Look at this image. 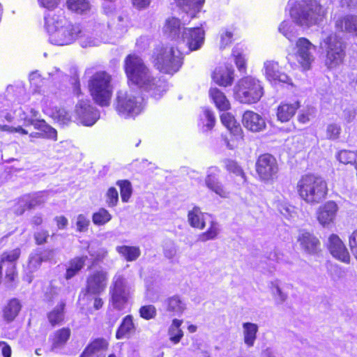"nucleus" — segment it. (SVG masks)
<instances>
[{"mask_svg":"<svg viewBox=\"0 0 357 357\" xmlns=\"http://www.w3.org/2000/svg\"><path fill=\"white\" fill-rule=\"evenodd\" d=\"M124 68L128 83L137 86L142 91L155 99L160 98L167 89V82L155 77L143 59L135 55H128Z\"/></svg>","mask_w":357,"mask_h":357,"instance_id":"obj_1","label":"nucleus"},{"mask_svg":"<svg viewBox=\"0 0 357 357\" xmlns=\"http://www.w3.org/2000/svg\"><path fill=\"white\" fill-rule=\"evenodd\" d=\"M45 26L49 41L55 45L72 44L81 33L80 26L68 22L63 15L48 13L45 17Z\"/></svg>","mask_w":357,"mask_h":357,"instance_id":"obj_2","label":"nucleus"},{"mask_svg":"<svg viewBox=\"0 0 357 357\" xmlns=\"http://www.w3.org/2000/svg\"><path fill=\"white\" fill-rule=\"evenodd\" d=\"M289 14L295 24L309 28L322 20L326 10L317 0H298L291 6Z\"/></svg>","mask_w":357,"mask_h":357,"instance_id":"obj_3","label":"nucleus"},{"mask_svg":"<svg viewBox=\"0 0 357 357\" xmlns=\"http://www.w3.org/2000/svg\"><path fill=\"white\" fill-rule=\"evenodd\" d=\"M296 188L301 198L311 205L322 202L328 192L326 181L322 177L314 174L303 176L298 181Z\"/></svg>","mask_w":357,"mask_h":357,"instance_id":"obj_4","label":"nucleus"},{"mask_svg":"<svg viewBox=\"0 0 357 357\" xmlns=\"http://www.w3.org/2000/svg\"><path fill=\"white\" fill-rule=\"evenodd\" d=\"M154 66L161 73L174 75L183 65V54L181 51L172 46L155 48L153 56Z\"/></svg>","mask_w":357,"mask_h":357,"instance_id":"obj_5","label":"nucleus"},{"mask_svg":"<svg viewBox=\"0 0 357 357\" xmlns=\"http://www.w3.org/2000/svg\"><path fill=\"white\" fill-rule=\"evenodd\" d=\"M115 108L119 114L124 118L135 117L142 112L144 100L137 92L121 90L117 92Z\"/></svg>","mask_w":357,"mask_h":357,"instance_id":"obj_6","label":"nucleus"},{"mask_svg":"<svg viewBox=\"0 0 357 357\" xmlns=\"http://www.w3.org/2000/svg\"><path fill=\"white\" fill-rule=\"evenodd\" d=\"M234 95L236 100L243 104H255L260 100L264 95V87L257 79L252 77L241 78L234 88Z\"/></svg>","mask_w":357,"mask_h":357,"instance_id":"obj_7","label":"nucleus"},{"mask_svg":"<svg viewBox=\"0 0 357 357\" xmlns=\"http://www.w3.org/2000/svg\"><path fill=\"white\" fill-rule=\"evenodd\" d=\"M111 76L105 71L95 73L89 82V88L93 100L101 106L109 103L112 93Z\"/></svg>","mask_w":357,"mask_h":357,"instance_id":"obj_8","label":"nucleus"},{"mask_svg":"<svg viewBox=\"0 0 357 357\" xmlns=\"http://www.w3.org/2000/svg\"><path fill=\"white\" fill-rule=\"evenodd\" d=\"M321 48L326 52L325 65L329 69L339 66L345 56V44L335 34H330L321 43Z\"/></svg>","mask_w":357,"mask_h":357,"instance_id":"obj_9","label":"nucleus"},{"mask_svg":"<svg viewBox=\"0 0 357 357\" xmlns=\"http://www.w3.org/2000/svg\"><path fill=\"white\" fill-rule=\"evenodd\" d=\"M132 292V286L122 275L116 273L109 289L110 302L114 308L122 310L125 308Z\"/></svg>","mask_w":357,"mask_h":357,"instance_id":"obj_10","label":"nucleus"},{"mask_svg":"<svg viewBox=\"0 0 357 357\" xmlns=\"http://www.w3.org/2000/svg\"><path fill=\"white\" fill-rule=\"evenodd\" d=\"M295 49L296 60L304 70H309L315 59L316 46L308 39L300 38L296 42Z\"/></svg>","mask_w":357,"mask_h":357,"instance_id":"obj_11","label":"nucleus"},{"mask_svg":"<svg viewBox=\"0 0 357 357\" xmlns=\"http://www.w3.org/2000/svg\"><path fill=\"white\" fill-rule=\"evenodd\" d=\"M75 117L77 123L85 126H93L100 118L98 111L89 100H79L75 105Z\"/></svg>","mask_w":357,"mask_h":357,"instance_id":"obj_12","label":"nucleus"},{"mask_svg":"<svg viewBox=\"0 0 357 357\" xmlns=\"http://www.w3.org/2000/svg\"><path fill=\"white\" fill-rule=\"evenodd\" d=\"M205 40V31L201 27L183 29L179 42L188 48L189 52L199 50Z\"/></svg>","mask_w":357,"mask_h":357,"instance_id":"obj_13","label":"nucleus"},{"mask_svg":"<svg viewBox=\"0 0 357 357\" xmlns=\"http://www.w3.org/2000/svg\"><path fill=\"white\" fill-rule=\"evenodd\" d=\"M256 169L259 177L264 181L273 179L278 171L275 158L268 153L259 157L256 163Z\"/></svg>","mask_w":357,"mask_h":357,"instance_id":"obj_14","label":"nucleus"},{"mask_svg":"<svg viewBox=\"0 0 357 357\" xmlns=\"http://www.w3.org/2000/svg\"><path fill=\"white\" fill-rule=\"evenodd\" d=\"M20 255V250L14 249L9 252H3L1 256L0 260V283L1 282L2 272L3 268H6L5 280L6 282H12L15 278V261Z\"/></svg>","mask_w":357,"mask_h":357,"instance_id":"obj_15","label":"nucleus"},{"mask_svg":"<svg viewBox=\"0 0 357 357\" xmlns=\"http://www.w3.org/2000/svg\"><path fill=\"white\" fill-rule=\"evenodd\" d=\"M108 273L104 270H98L91 273L86 279V294L99 295L107 287Z\"/></svg>","mask_w":357,"mask_h":357,"instance_id":"obj_16","label":"nucleus"},{"mask_svg":"<svg viewBox=\"0 0 357 357\" xmlns=\"http://www.w3.org/2000/svg\"><path fill=\"white\" fill-rule=\"evenodd\" d=\"M298 242L301 249L309 255H317L321 250V243L318 238L305 230L300 231Z\"/></svg>","mask_w":357,"mask_h":357,"instance_id":"obj_17","label":"nucleus"},{"mask_svg":"<svg viewBox=\"0 0 357 357\" xmlns=\"http://www.w3.org/2000/svg\"><path fill=\"white\" fill-rule=\"evenodd\" d=\"M328 249L335 258L344 263L349 262L350 256L349 252L337 235L333 234L329 237Z\"/></svg>","mask_w":357,"mask_h":357,"instance_id":"obj_18","label":"nucleus"},{"mask_svg":"<svg viewBox=\"0 0 357 357\" xmlns=\"http://www.w3.org/2000/svg\"><path fill=\"white\" fill-rule=\"evenodd\" d=\"M265 75L267 79L274 84L278 82L289 84L290 78L284 73L280 70L277 62L267 61L264 63Z\"/></svg>","mask_w":357,"mask_h":357,"instance_id":"obj_19","label":"nucleus"},{"mask_svg":"<svg viewBox=\"0 0 357 357\" xmlns=\"http://www.w3.org/2000/svg\"><path fill=\"white\" fill-rule=\"evenodd\" d=\"M220 170L216 167H211L207 171V175L205 178V183L207 188L213 191L222 197H226L227 191L218 180Z\"/></svg>","mask_w":357,"mask_h":357,"instance_id":"obj_20","label":"nucleus"},{"mask_svg":"<svg viewBox=\"0 0 357 357\" xmlns=\"http://www.w3.org/2000/svg\"><path fill=\"white\" fill-rule=\"evenodd\" d=\"M242 123L245 128L252 132H260L266 128V122L262 116L252 111L244 112Z\"/></svg>","mask_w":357,"mask_h":357,"instance_id":"obj_21","label":"nucleus"},{"mask_svg":"<svg viewBox=\"0 0 357 357\" xmlns=\"http://www.w3.org/2000/svg\"><path fill=\"white\" fill-rule=\"evenodd\" d=\"M338 210L335 202L329 201L321 206L317 212V219L321 225L326 226L331 223Z\"/></svg>","mask_w":357,"mask_h":357,"instance_id":"obj_22","label":"nucleus"},{"mask_svg":"<svg viewBox=\"0 0 357 357\" xmlns=\"http://www.w3.org/2000/svg\"><path fill=\"white\" fill-rule=\"evenodd\" d=\"M234 70L231 66H222L215 68L213 73V79L220 86L231 85L234 80Z\"/></svg>","mask_w":357,"mask_h":357,"instance_id":"obj_23","label":"nucleus"},{"mask_svg":"<svg viewBox=\"0 0 357 357\" xmlns=\"http://www.w3.org/2000/svg\"><path fill=\"white\" fill-rule=\"evenodd\" d=\"M301 107L299 101L293 102H281L277 109L278 120L284 123L289 121L296 114L297 109Z\"/></svg>","mask_w":357,"mask_h":357,"instance_id":"obj_24","label":"nucleus"},{"mask_svg":"<svg viewBox=\"0 0 357 357\" xmlns=\"http://www.w3.org/2000/svg\"><path fill=\"white\" fill-rule=\"evenodd\" d=\"M183 29L186 28L181 24L179 19L170 17L166 20L164 33L167 37L179 42Z\"/></svg>","mask_w":357,"mask_h":357,"instance_id":"obj_25","label":"nucleus"},{"mask_svg":"<svg viewBox=\"0 0 357 357\" xmlns=\"http://www.w3.org/2000/svg\"><path fill=\"white\" fill-rule=\"evenodd\" d=\"M209 216V214L203 213L199 207L195 206L188 211V221L192 227L203 229L206 227V217Z\"/></svg>","mask_w":357,"mask_h":357,"instance_id":"obj_26","label":"nucleus"},{"mask_svg":"<svg viewBox=\"0 0 357 357\" xmlns=\"http://www.w3.org/2000/svg\"><path fill=\"white\" fill-rule=\"evenodd\" d=\"M135 330L136 326L134 324L133 317L128 314L121 321V323L116 333V338L117 340L129 338L131 335L135 333Z\"/></svg>","mask_w":357,"mask_h":357,"instance_id":"obj_27","label":"nucleus"},{"mask_svg":"<svg viewBox=\"0 0 357 357\" xmlns=\"http://www.w3.org/2000/svg\"><path fill=\"white\" fill-rule=\"evenodd\" d=\"M24 122L26 126H33L35 129L40 130L44 133L45 137L56 139V130L47 125L44 120L26 117Z\"/></svg>","mask_w":357,"mask_h":357,"instance_id":"obj_28","label":"nucleus"},{"mask_svg":"<svg viewBox=\"0 0 357 357\" xmlns=\"http://www.w3.org/2000/svg\"><path fill=\"white\" fill-rule=\"evenodd\" d=\"M163 305L166 310L174 316H180L186 309L185 303L178 296L167 298Z\"/></svg>","mask_w":357,"mask_h":357,"instance_id":"obj_29","label":"nucleus"},{"mask_svg":"<svg viewBox=\"0 0 357 357\" xmlns=\"http://www.w3.org/2000/svg\"><path fill=\"white\" fill-rule=\"evenodd\" d=\"M22 305L17 298L10 299L3 308V318L7 323L15 320L21 310Z\"/></svg>","mask_w":357,"mask_h":357,"instance_id":"obj_30","label":"nucleus"},{"mask_svg":"<svg viewBox=\"0 0 357 357\" xmlns=\"http://www.w3.org/2000/svg\"><path fill=\"white\" fill-rule=\"evenodd\" d=\"M243 341L248 347H252L257 340L259 326L252 322H244L242 324Z\"/></svg>","mask_w":357,"mask_h":357,"instance_id":"obj_31","label":"nucleus"},{"mask_svg":"<svg viewBox=\"0 0 357 357\" xmlns=\"http://www.w3.org/2000/svg\"><path fill=\"white\" fill-rule=\"evenodd\" d=\"M108 26L116 37H121L128 31L129 26L128 18L126 16L119 15L108 23Z\"/></svg>","mask_w":357,"mask_h":357,"instance_id":"obj_32","label":"nucleus"},{"mask_svg":"<svg viewBox=\"0 0 357 357\" xmlns=\"http://www.w3.org/2000/svg\"><path fill=\"white\" fill-rule=\"evenodd\" d=\"M335 26L341 31L357 33V16L347 15L340 18L335 22Z\"/></svg>","mask_w":357,"mask_h":357,"instance_id":"obj_33","label":"nucleus"},{"mask_svg":"<svg viewBox=\"0 0 357 357\" xmlns=\"http://www.w3.org/2000/svg\"><path fill=\"white\" fill-rule=\"evenodd\" d=\"M107 342L103 338H98L92 342L82 352L79 357H98L97 352L107 347Z\"/></svg>","mask_w":357,"mask_h":357,"instance_id":"obj_34","label":"nucleus"},{"mask_svg":"<svg viewBox=\"0 0 357 357\" xmlns=\"http://www.w3.org/2000/svg\"><path fill=\"white\" fill-rule=\"evenodd\" d=\"M116 251L127 261H134L141 255V250L137 246L119 245L116 247Z\"/></svg>","mask_w":357,"mask_h":357,"instance_id":"obj_35","label":"nucleus"},{"mask_svg":"<svg viewBox=\"0 0 357 357\" xmlns=\"http://www.w3.org/2000/svg\"><path fill=\"white\" fill-rule=\"evenodd\" d=\"M66 302L61 301L59 303L47 314V319L52 326L61 324L64 319Z\"/></svg>","mask_w":357,"mask_h":357,"instance_id":"obj_36","label":"nucleus"},{"mask_svg":"<svg viewBox=\"0 0 357 357\" xmlns=\"http://www.w3.org/2000/svg\"><path fill=\"white\" fill-rule=\"evenodd\" d=\"M87 256L77 257L72 259L68 262V266L66 269V278L71 279L76 275L84 267Z\"/></svg>","mask_w":357,"mask_h":357,"instance_id":"obj_37","label":"nucleus"},{"mask_svg":"<svg viewBox=\"0 0 357 357\" xmlns=\"http://www.w3.org/2000/svg\"><path fill=\"white\" fill-rule=\"evenodd\" d=\"M209 95L218 109L226 111L229 109V102L225 94L217 88H212L209 91Z\"/></svg>","mask_w":357,"mask_h":357,"instance_id":"obj_38","label":"nucleus"},{"mask_svg":"<svg viewBox=\"0 0 357 357\" xmlns=\"http://www.w3.org/2000/svg\"><path fill=\"white\" fill-rule=\"evenodd\" d=\"M70 333V330L68 328H63L55 331L52 337V349L63 347L69 340Z\"/></svg>","mask_w":357,"mask_h":357,"instance_id":"obj_39","label":"nucleus"},{"mask_svg":"<svg viewBox=\"0 0 357 357\" xmlns=\"http://www.w3.org/2000/svg\"><path fill=\"white\" fill-rule=\"evenodd\" d=\"M89 255L92 257V264L96 265L102 261L107 257L108 251L106 248L102 247L95 246L93 244L88 245L87 248Z\"/></svg>","mask_w":357,"mask_h":357,"instance_id":"obj_40","label":"nucleus"},{"mask_svg":"<svg viewBox=\"0 0 357 357\" xmlns=\"http://www.w3.org/2000/svg\"><path fill=\"white\" fill-rule=\"evenodd\" d=\"M232 55L239 71H245L246 68V58L245 48L243 45H237L232 50Z\"/></svg>","mask_w":357,"mask_h":357,"instance_id":"obj_41","label":"nucleus"},{"mask_svg":"<svg viewBox=\"0 0 357 357\" xmlns=\"http://www.w3.org/2000/svg\"><path fill=\"white\" fill-rule=\"evenodd\" d=\"M220 231L219 224L213 220L210 222L208 229L198 236L197 240L201 242H206L210 240L215 239Z\"/></svg>","mask_w":357,"mask_h":357,"instance_id":"obj_42","label":"nucleus"},{"mask_svg":"<svg viewBox=\"0 0 357 357\" xmlns=\"http://www.w3.org/2000/svg\"><path fill=\"white\" fill-rule=\"evenodd\" d=\"M220 119L222 124L234 135H240L241 128L240 125L236 123L234 117L231 114L223 113L220 116Z\"/></svg>","mask_w":357,"mask_h":357,"instance_id":"obj_43","label":"nucleus"},{"mask_svg":"<svg viewBox=\"0 0 357 357\" xmlns=\"http://www.w3.org/2000/svg\"><path fill=\"white\" fill-rule=\"evenodd\" d=\"M179 6L186 13L192 11L194 15L200 11L205 0H176Z\"/></svg>","mask_w":357,"mask_h":357,"instance_id":"obj_44","label":"nucleus"},{"mask_svg":"<svg viewBox=\"0 0 357 357\" xmlns=\"http://www.w3.org/2000/svg\"><path fill=\"white\" fill-rule=\"evenodd\" d=\"M67 5L70 10L79 14L86 13L91 8L88 0H68Z\"/></svg>","mask_w":357,"mask_h":357,"instance_id":"obj_45","label":"nucleus"},{"mask_svg":"<svg viewBox=\"0 0 357 357\" xmlns=\"http://www.w3.org/2000/svg\"><path fill=\"white\" fill-rule=\"evenodd\" d=\"M45 200L46 198L42 192L33 195H25L22 198V202H24L28 209H32L42 204Z\"/></svg>","mask_w":357,"mask_h":357,"instance_id":"obj_46","label":"nucleus"},{"mask_svg":"<svg viewBox=\"0 0 357 357\" xmlns=\"http://www.w3.org/2000/svg\"><path fill=\"white\" fill-rule=\"evenodd\" d=\"M182 322L181 320L174 319L169 328L170 340L175 344L181 340L183 335V331L180 328Z\"/></svg>","mask_w":357,"mask_h":357,"instance_id":"obj_47","label":"nucleus"},{"mask_svg":"<svg viewBox=\"0 0 357 357\" xmlns=\"http://www.w3.org/2000/svg\"><path fill=\"white\" fill-rule=\"evenodd\" d=\"M112 219V215L107 210L100 208L97 212L92 215V221L96 225H104Z\"/></svg>","mask_w":357,"mask_h":357,"instance_id":"obj_48","label":"nucleus"},{"mask_svg":"<svg viewBox=\"0 0 357 357\" xmlns=\"http://www.w3.org/2000/svg\"><path fill=\"white\" fill-rule=\"evenodd\" d=\"M278 30L289 41H292L297 36L295 26L289 22L283 21L280 24Z\"/></svg>","mask_w":357,"mask_h":357,"instance_id":"obj_49","label":"nucleus"},{"mask_svg":"<svg viewBox=\"0 0 357 357\" xmlns=\"http://www.w3.org/2000/svg\"><path fill=\"white\" fill-rule=\"evenodd\" d=\"M77 39H79V43L82 47L98 46L100 43L99 39L89 35L87 32L82 29Z\"/></svg>","mask_w":357,"mask_h":357,"instance_id":"obj_50","label":"nucleus"},{"mask_svg":"<svg viewBox=\"0 0 357 357\" xmlns=\"http://www.w3.org/2000/svg\"><path fill=\"white\" fill-rule=\"evenodd\" d=\"M43 261L38 250H33L29 255L27 268L31 273L37 271Z\"/></svg>","mask_w":357,"mask_h":357,"instance_id":"obj_51","label":"nucleus"},{"mask_svg":"<svg viewBox=\"0 0 357 357\" xmlns=\"http://www.w3.org/2000/svg\"><path fill=\"white\" fill-rule=\"evenodd\" d=\"M337 159L343 164L355 163L356 166L357 152L347 150L340 151L337 155Z\"/></svg>","mask_w":357,"mask_h":357,"instance_id":"obj_52","label":"nucleus"},{"mask_svg":"<svg viewBox=\"0 0 357 357\" xmlns=\"http://www.w3.org/2000/svg\"><path fill=\"white\" fill-rule=\"evenodd\" d=\"M117 185L120 187L122 202H128L132 192L130 182L127 180L119 181Z\"/></svg>","mask_w":357,"mask_h":357,"instance_id":"obj_53","label":"nucleus"},{"mask_svg":"<svg viewBox=\"0 0 357 357\" xmlns=\"http://www.w3.org/2000/svg\"><path fill=\"white\" fill-rule=\"evenodd\" d=\"M272 294L278 304L283 303L287 298V294L283 292L277 281L271 284Z\"/></svg>","mask_w":357,"mask_h":357,"instance_id":"obj_54","label":"nucleus"},{"mask_svg":"<svg viewBox=\"0 0 357 357\" xmlns=\"http://www.w3.org/2000/svg\"><path fill=\"white\" fill-rule=\"evenodd\" d=\"M140 317L146 320L154 319L156 316V308L153 305L142 306L139 310Z\"/></svg>","mask_w":357,"mask_h":357,"instance_id":"obj_55","label":"nucleus"},{"mask_svg":"<svg viewBox=\"0 0 357 357\" xmlns=\"http://www.w3.org/2000/svg\"><path fill=\"white\" fill-rule=\"evenodd\" d=\"M119 202V193L117 190L111 187L106 193V203L109 207H114Z\"/></svg>","mask_w":357,"mask_h":357,"instance_id":"obj_56","label":"nucleus"},{"mask_svg":"<svg viewBox=\"0 0 357 357\" xmlns=\"http://www.w3.org/2000/svg\"><path fill=\"white\" fill-rule=\"evenodd\" d=\"M224 164L225 166V168L229 171V172H231L236 176H241L242 178L244 177V173L241 169V167L237 164L236 162L227 159L224 161Z\"/></svg>","mask_w":357,"mask_h":357,"instance_id":"obj_57","label":"nucleus"},{"mask_svg":"<svg viewBox=\"0 0 357 357\" xmlns=\"http://www.w3.org/2000/svg\"><path fill=\"white\" fill-rule=\"evenodd\" d=\"M315 109L313 107H307L306 109L301 111L298 116V120L301 123H306L314 116Z\"/></svg>","mask_w":357,"mask_h":357,"instance_id":"obj_58","label":"nucleus"},{"mask_svg":"<svg viewBox=\"0 0 357 357\" xmlns=\"http://www.w3.org/2000/svg\"><path fill=\"white\" fill-rule=\"evenodd\" d=\"M77 231L79 232H85L88 230L90 225V220L83 214H79L76 218Z\"/></svg>","mask_w":357,"mask_h":357,"instance_id":"obj_59","label":"nucleus"},{"mask_svg":"<svg viewBox=\"0 0 357 357\" xmlns=\"http://www.w3.org/2000/svg\"><path fill=\"white\" fill-rule=\"evenodd\" d=\"M341 127L336 123H330L326 127V137L329 139H336L339 137Z\"/></svg>","mask_w":357,"mask_h":357,"instance_id":"obj_60","label":"nucleus"},{"mask_svg":"<svg viewBox=\"0 0 357 357\" xmlns=\"http://www.w3.org/2000/svg\"><path fill=\"white\" fill-rule=\"evenodd\" d=\"M164 255L168 259H173L177 253V248L173 242L166 243L163 250Z\"/></svg>","mask_w":357,"mask_h":357,"instance_id":"obj_61","label":"nucleus"},{"mask_svg":"<svg viewBox=\"0 0 357 357\" xmlns=\"http://www.w3.org/2000/svg\"><path fill=\"white\" fill-rule=\"evenodd\" d=\"M37 250L39 252L43 261H47L54 259L57 252V250L56 249Z\"/></svg>","mask_w":357,"mask_h":357,"instance_id":"obj_62","label":"nucleus"},{"mask_svg":"<svg viewBox=\"0 0 357 357\" xmlns=\"http://www.w3.org/2000/svg\"><path fill=\"white\" fill-rule=\"evenodd\" d=\"M48 237L49 232L45 229H40L34 234V239L38 245H42L46 243Z\"/></svg>","mask_w":357,"mask_h":357,"instance_id":"obj_63","label":"nucleus"},{"mask_svg":"<svg viewBox=\"0 0 357 357\" xmlns=\"http://www.w3.org/2000/svg\"><path fill=\"white\" fill-rule=\"evenodd\" d=\"M349 246L351 252L357 259V229L349 237Z\"/></svg>","mask_w":357,"mask_h":357,"instance_id":"obj_64","label":"nucleus"}]
</instances>
